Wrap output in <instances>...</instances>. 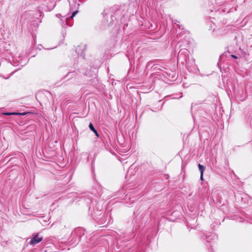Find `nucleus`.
Returning <instances> with one entry per match:
<instances>
[{"mask_svg": "<svg viewBox=\"0 0 252 252\" xmlns=\"http://www.w3.org/2000/svg\"><path fill=\"white\" fill-rule=\"evenodd\" d=\"M43 239V237L40 236L38 233L34 235L32 238L29 244L31 245H35L40 242Z\"/></svg>", "mask_w": 252, "mask_h": 252, "instance_id": "obj_1", "label": "nucleus"}, {"mask_svg": "<svg viewBox=\"0 0 252 252\" xmlns=\"http://www.w3.org/2000/svg\"><path fill=\"white\" fill-rule=\"evenodd\" d=\"M3 115L6 116H11V115H19V116H23L25 115V113H18V112H3L2 113Z\"/></svg>", "mask_w": 252, "mask_h": 252, "instance_id": "obj_2", "label": "nucleus"}, {"mask_svg": "<svg viewBox=\"0 0 252 252\" xmlns=\"http://www.w3.org/2000/svg\"><path fill=\"white\" fill-rule=\"evenodd\" d=\"M89 127L90 129L93 131L97 137H99V134L96 130L94 128V126L92 123L89 124Z\"/></svg>", "mask_w": 252, "mask_h": 252, "instance_id": "obj_3", "label": "nucleus"}, {"mask_svg": "<svg viewBox=\"0 0 252 252\" xmlns=\"http://www.w3.org/2000/svg\"><path fill=\"white\" fill-rule=\"evenodd\" d=\"M78 13V11H75L74 12H73L72 14V15L69 17V18H66V24L68 25V26H70V24L68 23V20L69 19H72L75 15L76 14Z\"/></svg>", "mask_w": 252, "mask_h": 252, "instance_id": "obj_4", "label": "nucleus"}, {"mask_svg": "<svg viewBox=\"0 0 252 252\" xmlns=\"http://www.w3.org/2000/svg\"><path fill=\"white\" fill-rule=\"evenodd\" d=\"M198 168L200 172V174H203V172L205 170V167L203 166L202 165H201L200 164H199L198 165Z\"/></svg>", "mask_w": 252, "mask_h": 252, "instance_id": "obj_5", "label": "nucleus"}, {"mask_svg": "<svg viewBox=\"0 0 252 252\" xmlns=\"http://www.w3.org/2000/svg\"><path fill=\"white\" fill-rule=\"evenodd\" d=\"M231 57L234 58V59H237V57H236V56L235 55H231Z\"/></svg>", "mask_w": 252, "mask_h": 252, "instance_id": "obj_6", "label": "nucleus"}, {"mask_svg": "<svg viewBox=\"0 0 252 252\" xmlns=\"http://www.w3.org/2000/svg\"><path fill=\"white\" fill-rule=\"evenodd\" d=\"M203 174H201V175H200V179H201V180H203Z\"/></svg>", "mask_w": 252, "mask_h": 252, "instance_id": "obj_7", "label": "nucleus"}]
</instances>
